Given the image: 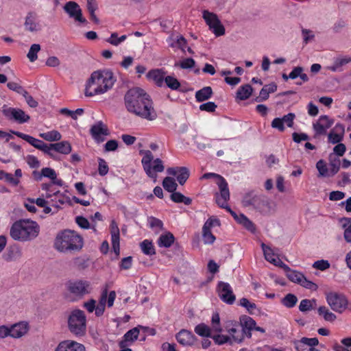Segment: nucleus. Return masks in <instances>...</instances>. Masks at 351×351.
I'll list each match as a JSON object with an SVG mask.
<instances>
[{
    "instance_id": "nucleus-15",
    "label": "nucleus",
    "mask_w": 351,
    "mask_h": 351,
    "mask_svg": "<svg viewBox=\"0 0 351 351\" xmlns=\"http://www.w3.org/2000/svg\"><path fill=\"white\" fill-rule=\"evenodd\" d=\"M334 123V120L330 119L327 115H322L318 120L313 124V128L315 131V136L324 135L326 131Z\"/></svg>"
},
{
    "instance_id": "nucleus-30",
    "label": "nucleus",
    "mask_w": 351,
    "mask_h": 351,
    "mask_svg": "<svg viewBox=\"0 0 351 351\" xmlns=\"http://www.w3.org/2000/svg\"><path fill=\"white\" fill-rule=\"evenodd\" d=\"M212 95L213 90L211 87L205 86L196 92L195 98L197 101L202 102L210 98Z\"/></svg>"
},
{
    "instance_id": "nucleus-24",
    "label": "nucleus",
    "mask_w": 351,
    "mask_h": 351,
    "mask_svg": "<svg viewBox=\"0 0 351 351\" xmlns=\"http://www.w3.org/2000/svg\"><path fill=\"white\" fill-rule=\"evenodd\" d=\"M178 342L182 346H191L194 343L195 336L189 330L182 329L176 336Z\"/></svg>"
},
{
    "instance_id": "nucleus-38",
    "label": "nucleus",
    "mask_w": 351,
    "mask_h": 351,
    "mask_svg": "<svg viewBox=\"0 0 351 351\" xmlns=\"http://www.w3.org/2000/svg\"><path fill=\"white\" fill-rule=\"evenodd\" d=\"M238 223L251 232H254L256 231L255 225L243 214H239Z\"/></svg>"
},
{
    "instance_id": "nucleus-42",
    "label": "nucleus",
    "mask_w": 351,
    "mask_h": 351,
    "mask_svg": "<svg viewBox=\"0 0 351 351\" xmlns=\"http://www.w3.org/2000/svg\"><path fill=\"white\" fill-rule=\"evenodd\" d=\"M127 38L126 35H122L121 36H119L117 32H113L111 34L110 36L108 38L106 41L113 46H118L121 43L125 40Z\"/></svg>"
},
{
    "instance_id": "nucleus-62",
    "label": "nucleus",
    "mask_w": 351,
    "mask_h": 351,
    "mask_svg": "<svg viewBox=\"0 0 351 351\" xmlns=\"http://www.w3.org/2000/svg\"><path fill=\"white\" fill-rule=\"evenodd\" d=\"M195 62L193 58H189L180 62L179 66L184 69H191L195 66Z\"/></svg>"
},
{
    "instance_id": "nucleus-43",
    "label": "nucleus",
    "mask_w": 351,
    "mask_h": 351,
    "mask_svg": "<svg viewBox=\"0 0 351 351\" xmlns=\"http://www.w3.org/2000/svg\"><path fill=\"white\" fill-rule=\"evenodd\" d=\"M298 302L297 297L292 293L287 294L281 300V303L287 308H293Z\"/></svg>"
},
{
    "instance_id": "nucleus-52",
    "label": "nucleus",
    "mask_w": 351,
    "mask_h": 351,
    "mask_svg": "<svg viewBox=\"0 0 351 351\" xmlns=\"http://www.w3.org/2000/svg\"><path fill=\"white\" fill-rule=\"evenodd\" d=\"M211 338L218 345H223L226 343H229L231 345V339L228 335H214Z\"/></svg>"
},
{
    "instance_id": "nucleus-46",
    "label": "nucleus",
    "mask_w": 351,
    "mask_h": 351,
    "mask_svg": "<svg viewBox=\"0 0 351 351\" xmlns=\"http://www.w3.org/2000/svg\"><path fill=\"white\" fill-rule=\"evenodd\" d=\"M239 304L245 308L250 314L254 313L255 311L257 309L256 304L250 302L249 300L245 298H243L240 300Z\"/></svg>"
},
{
    "instance_id": "nucleus-23",
    "label": "nucleus",
    "mask_w": 351,
    "mask_h": 351,
    "mask_svg": "<svg viewBox=\"0 0 351 351\" xmlns=\"http://www.w3.org/2000/svg\"><path fill=\"white\" fill-rule=\"evenodd\" d=\"M264 256L265 259L274 264V265L282 267L285 266V265L281 261V260L273 252L272 250L266 245L265 243H262L261 245Z\"/></svg>"
},
{
    "instance_id": "nucleus-50",
    "label": "nucleus",
    "mask_w": 351,
    "mask_h": 351,
    "mask_svg": "<svg viewBox=\"0 0 351 351\" xmlns=\"http://www.w3.org/2000/svg\"><path fill=\"white\" fill-rule=\"evenodd\" d=\"M75 222L77 223V224L81 227L82 228H84V229H88L90 228V223L89 221H88V219L84 217H82V216H78L75 218ZM91 228L95 232L96 231V228H95V226L93 225L91 226Z\"/></svg>"
},
{
    "instance_id": "nucleus-54",
    "label": "nucleus",
    "mask_w": 351,
    "mask_h": 351,
    "mask_svg": "<svg viewBox=\"0 0 351 351\" xmlns=\"http://www.w3.org/2000/svg\"><path fill=\"white\" fill-rule=\"evenodd\" d=\"M328 141L332 144L339 143L343 137V135L335 132L331 130L328 134Z\"/></svg>"
},
{
    "instance_id": "nucleus-61",
    "label": "nucleus",
    "mask_w": 351,
    "mask_h": 351,
    "mask_svg": "<svg viewBox=\"0 0 351 351\" xmlns=\"http://www.w3.org/2000/svg\"><path fill=\"white\" fill-rule=\"evenodd\" d=\"M217 108V105L213 101H208L205 104H202L199 106V109L202 111H206L208 112H213Z\"/></svg>"
},
{
    "instance_id": "nucleus-29",
    "label": "nucleus",
    "mask_w": 351,
    "mask_h": 351,
    "mask_svg": "<svg viewBox=\"0 0 351 351\" xmlns=\"http://www.w3.org/2000/svg\"><path fill=\"white\" fill-rule=\"evenodd\" d=\"M51 147L53 148L54 152L62 154H69L72 150L71 145L68 141L52 143Z\"/></svg>"
},
{
    "instance_id": "nucleus-60",
    "label": "nucleus",
    "mask_w": 351,
    "mask_h": 351,
    "mask_svg": "<svg viewBox=\"0 0 351 351\" xmlns=\"http://www.w3.org/2000/svg\"><path fill=\"white\" fill-rule=\"evenodd\" d=\"M45 197L47 198H51L53 197H60L58 199V202L60 204H63L64 203V196L62 193H60V191H55L53 189V192H46Z\"/></svg>"
},
{
    "instance_id": "nucleus-17",
    "label": "nucleus",
    "mask_w": 351,
    "mask_h": 351,
    "mask_svg": "<svg viewBox=\"0 0 351 351\" xmlns=\"http://www.w3.org/2000/svg\"><path fill=\"white\" fill-rule=\"evenodd\" d=\"M90 132L93 138L98 143L104 141V138L102 136H108L109 134L107 126L102 121H99L93 125L90 130Z\"/></svg>"
},
{
    "instance_id": "nucleus-2",
    "label": "nucleus",
    "mask_w": 351,
    "mask_h": 351,
    "mask_svg": "<svg viewBox=\"0 0 351 351\" xmlns=\"http://www.w3.org/2000/svg\"><path fill=\"white\" fill-rule=\"evenodd\" d=\"M115 82L111 71H94L88 80L85 88V95L92 97L103 94L112 88Z\"/></svg>"
},
{
    "instance_id": "nucleus-55",
    "label": "nucleus",
    "mask_w": 351,
    "mask_h": 351,
    "mask_svg": "<svg viewBox=\"0 0 351 351\" xmlns=\"http://www.w3.org/2000/svg\"><path fill=\"white\" fill-rule=\"evenodd\" d=\"M220 226V221L219 219L214 218V217H210L208 218L206 221L204 223L203 226V229H209L211 230V228L214 226Z\"/></svg>"
},
{
    "instance_id": "nucleus-21",
    "label": "nucleus",
    "mask_w": 351,
    "mask_h": 351,
    "mask_svg": "<svg viewBox=\"0 0 351 351\" xmlns=\"http://www.w3.org/2000/svg\"><path fill=\"white\" fill-rule=\"evenodd\" d=\"M29 330L28 324L25 322H21L10 326L11 337L19 339L24 336Z\"/></svg>"
},
{
    "instance_id": "nucleus-8",
    "label": "nucleus",
    "mask_w": 351,
    "mask_h": 351,
    "mask_svg": "<svg viewBox=\"0 0 351 351\" xmlns=\"http://www.w3.org/2000/svg\"><path fill=\"white\" fill-rule=\"evenodd\" d=\"M226 330L231 339V345L242 342L247 335V329L243 324L233 321L226 323Z\"/></svg>"
},
{
    "instance_id": "nucleus-16",
    "label": "nucleus",
    "mask_w": 351,
    "mask_h": 351,
    "mask_svg": "<svg viewBox=\"0 0 351 351\" xmlns=\"http://www.w3.org/2000/svg\"><path fill=\"white\" fill-rule=\"evenodd\" d=\"M3 114L9 119H13L19 123L27 122L30 117L19 108H8L3 110Z\"/></svg>"
},
{
    "instance_id": "nucleus-6",
    "label": "nucleus",
    "mask_w": 351,
    "mask_h": 351,
    "mask_svg": "<svg viewBox=\"0 0 351 351\" xmlns=\"http://www.w3.org/2000/svg\"><path fill=\"white\" fill-rule=\"evenodd\" d=\"M242 203L244 206H252L253 208L263 215H267L271 210V203L267 197L256 195L252 192L247 193L244 196Z\"/></svg>"
},
{
    "instance_id": "nucleus-18",
    "label": "nucleus",
    "mask_w": 351,
    "mask_h": 351,
    "mask_svg": "<svg viewBox=\"0 0 351 351\" xmlns=\"http://www.w3.org/2000/svg\"><path fill=\"white\" fill-rule=\"evenodd\" d=\"M139 328L147 330V328L138 326L130 330H128L123 336V339L119 343V346L121 348H125L133 343L138 339L139 335Z\"/></svg>"
},
{
    "instance_id": "nucleus-3",
    "label": "nucleus",
    "mask_w": 351,
    "mask_h": 351,
    "mask_svg": "<svg viewBox=\"0 0 351 351\" xmlns=\"http://www.w3.org/2000/svg\"><path fill=\"white\" fill-rule=\"evenodd\" d=\"M83 244L82 237L76 232L64 230L56 234L53 247L59 252L73 253L80 251Z\"/></svg>"
},
{
    "instance_id": "nucleus-5",
    "label": "nucleus",
    "mask_w": 351,
    "mask_h": 351,
    "mask_svg": "<svg viewBox=\"0 0 351 351\" xmlns=\"http://www.w3.org/2000/svg\"><path fill=\"white\" fill-rule=\"evenodd\" d=\"M86 316L80 309L73 310L68 316V329L77 337H84L86 333Z\"/></svg>"
},
{
    "instance_id": "nucleus-31",
    "label": "nucleus",
    "mask_w": 351,
    "mask_h": 351,
    "mask_svg": "<svg viewBox=\"0 0 351 351\" xmlns=\"http://www.w3.org/2000/svg\"><path fill=\"white\" fill-rule=\"evenodd\" d=\"M108 291L104 289L101 295L99 304L97 305L96 316L99 317L104 313L106 304H107Z\"/></svg>"
},
{
    "instance_id": "nucleus-56",
    "label": "nucleus",
    "mask_w": 351,
    "mask_h": 351,
    "mask_svg": "<svg viewBox=\"0 0 351 351\" xmlns=\"http://www.w3.org/2000/svg\"><path fill=\"white\" fill-rule=\"evenodd\" d=\"M330 263L328 261L326 260H319L315 261L313 265V267L321 270L324 271L330 267Z\"/></svg>"
},
{
    "instance_id": "nucleus-10",
    "label": "nucleus",
    "mask_w": 351,
    "mask_h": 351,
    "mask_svg": "<svg viewBox=\"0 0 351 351\" xmlns=\"http://www.w3.org/2000/svg\"><path fill=\"white\" fill-rule=\"evenodd\" d=\"M220 193L216 194V202L217 204L223 208L226 209L238 222L239 218V214L237 215L235 212L231 210L228 206L227 202L230 199V192L228 187V183L226 180H222L221 183L219 184Z\"/></svg>"
},
{
    "instance_id": "nucleus-32",
    "label": "nucleus",
    "mask_w": 351,
    "mask_h": 351,
    "mask_svg": "<svg viewBox=\"0 0 351 351\" xmlns=\"http://www.w3.org/2000/svg\"><path fill=\"white\" fill-rule=\"evenodd\" d=\"M342 228L344 229L343 238L348 243H351V218L343 217L341 219Z\"/></svg>"
},
{
    "instance_id": "nucleus-57",
    "label": "nucleus",
    "mask_w": 351,
    "mask_h": 351,
    "mask_svg": "<svg viewBox=\"0 0 351 351\" xmlns=\"http://www.w3.org/2000/svg\"><path fill=\"white\" fill-rule=\"evenodd\" d=\"M256 326L255 321L252 319L251 317H247L246 320L245 321V324L243 325L244 328L247 329V335L246 336L247 337H251V332L250 330L254 329V328Z\"/></svg>"
},
{
    "instance_id": "nucleus-64",
    "label": "nucleus",
    "mask_w": 351,
    "mask_h": 351,
    "mask_svg": "<svg viewBox=\"0 0 351 351\" xmlns=\"http://www.w3.org/2000/svg\"><path fill=\"white\" fill-rule=\"evenodd\" d=\"M83 306L87 310L88 313H93L94 311L96 312V301L93 299H90L88 301L84 302Z\"/></svg>"
},
{
    "instance_id": "nucleus-27",
    "label": "nucleus",
    "mask_w": 351,
    "mask_h": 351,
    "mask_svg": "<svg viewBox=\"0 0 351 351\" xmlns=\"http://www.w3.org/2000/svg\"><path fill=\"white\" fill-rule=\"evenodd\" d=\"M175 237L173 234L169 232H167L163 234H161L158 239V245L161 247H169L174 243Z\"/></svg>"
},
{
    "instance_id": "nucleus-47",
    "label": "nucleus",
    "mask_w": 351,
    "mask_h": 351,
    "mask_svg": "<svg viewBox=\"0 0 351 351\" xmlns=\"http://www.w3.org/2000/svg\"><path fill=\"white\" fill-rule=\"evenodd\" d=\"M316 167L319 171V176L328 177L331 176L330 170L327 168L324 160H320L316 164Z\"/></svg>"
},
{
    "instance_id": "nucleus-12",
    "label": "nucleus",
    "mask_w": 351,
    "mask_h": 351,
    "mask_svg": "<svg viewBox=\"0 0 351 351\" xmlns=\"http://www.w3.org/2000/svg\"><path fill=\"white\" fill-rule=\"evenodd\" d=\"M217 292L219 298L228 304H232L236 297L229 283L220 281L217 286Z\"/></svg>"
},
{
    "instance_id": "nucleus-44",
    "label": "nucleus",
    "mask_w": 351,
    "mask_h": 351,
    "mask_svg": "<svg viewBox=\"0 0 351 351\" xmlns=\"http://www.w3.org/2000/svg\"><path fill=\"white\" fill-rule=\"evenodd\" d=\"M195 332L202 337H211L210 329L204 324H199L195 328Z\"/></svg>"
},
{
    "instance_id": "nucleus-26",
    "label": "nucleus",
    "mask_w": 351,
    "mask_h": 351,
    "mask_svg": "<svg viewBox=\"0 0 351 351\" xmlns=\"http://www.w3.org/2000/svg\"><path fill=\"white\" fill-rule=\"evenodd\" d=\"M11 132L12 134H15L16 136H17L18 137L25 140V141H27V143H29L30 145H32V146H34L35 148H36L38 149V148H40V146H41L42 143H43V141H42L39 139H37L36 138H34L32 136L23 134L20 132L11 131Z\"/></svg>"
},
{
    "instance_id": "nucleus-11",
    "label": "nucleus",
    "mask_w": 351,
    "mask_h": 351,
    "mask_svg": "<svg viewBox=\"0 0 351 351\" xmlns=\"http://www.w3.org/2000/svg\"><path fill=\"white\" fill-rule=\"evenodd\" d=\"M326 300L330 308L335 312L341 313L349 308L348 301L342 294L329 293L326 295Z\"/></svg>"
},
{
    "instance_id": "nucleus-63",
    "label": "nucleus",
    "mask_w": 351,
    "mask_h": 351,
    "mask_svg": "<svg viewBox=\"0 0 351 351\" xmlns=\"http://www.w3.org/2000/svg\"><path fill=\"white\" fill-rule=\"evenodd\" d=\"M26 162L32 168H38L40 167V162L34 156L29 155L26 158Z\"/></svg>"
},
{
    "instance_id": "nucleus-36",
    "label": "nucleus",
    "mask_w": 351,
    "mask_h": 351,
    "mask_svg": "<svg viewBox=\"0 0 351 351\" xmlns=\"http://www.w3.org/2000/svg\"><path fill=\"white\" fill-rule=\"evenodd\" d=\"M140 247L145 255L152 256L156 254V250L152 242L147 239L144 240L140 243Z\"/></svg>"
},
{
    "instance_id": "nucleus-9",
    "label": "nucleus",
    "mask_w": 351,
    "mask_h": 351,
    "mask_svg": "<svg viewBox=\"0 0 351 351\" xmlns=\"http://www.w3.org/2000/svg\"><path fill=\"white\" fill-rule=\"evenodd\" d=\"M202 17L216 36H221L225 34V27L216 14L205 10L202 12Z\"/></svg>"
},
{
    "instance_id": "nucleus-51",
    "label": "nucleus",
    "mask_w": 351,
    "mask_h": 351,
    "mask_svg": "<svg viewBox=\"0 0 351 351\" xmlns=\"http://www.w3.org/2000/svg\"><path fill=\"white\" fill-rule=\"evenodd\" d=\"M165 82L167 86L172 90H178L180 86V83L178 80L172 76L165 77Z\"/></svg>"
},
{
    "instance_id": "nucleus-58",
    "label": "nucleus",
    "mask_w": 351,
    "mask_h": 351,
    "mask_svg": "<svg viewBox=\"0 0 351 351\" xmlns=\"http://www.w3.org/2000/svg\"><path fill=\"white\" fill-rule=\"evenodd\" d=\"M108 169L109 168L106 162L102 158H99V174L101 176H106L108 172Z\"/></svg>"
},
{
    "instance_id": "nucleus-33",
    "label": "nucleus",
    "mask_w": 351,
    "mask_h": 351,
    "mask_svg": "<svg viewBox=\"0 0 351 351\" xmlns=\"http://www.w3.org/2000/svg\"><path fill=\"white\" fill-rule=\"evenodd\" d=\"M351 62L350 57H345L343 58H337L332 65L328 66V69L332 72L341 71V66L343 65L348 64Z\"/></svg>"
},
{
    "instance_id": "nucleus-28",
    "label": "nucleus",
    "mask_w": 351,
    "mask_h": 351,
    "mask_svg": "<svg viewBox=\"0 0 351 351\" xmlns=\"http://www.w3.org/2000/svg\"><path fill=\"white\" fill-rule=\"evenodd\" d=\"M33 173L37 180H40L43 177L50 178L51 180H55L57 178L55 170L49 167L43 168L40 173L36 171H34Z\"/></svg>"
},
{
    "instance_id": "nucleus-25",
    "label": "nucleus",
    "mask_w": 351,
    "mask_h": 351,
    "mask_svg": "<svg viewBox=\"0 0 351 351\" xmlns=\"http://www.w3.org/2000/svg\"><path fill=\"white\" fill-rule=\"evenodd\" d=\"M165 72L160 69H154L147 74L148 79L153 80L158 86H162L165 80Z\"/></svg>"
},
{
    "instance_id": "nucleus-34",
    "label": "nucleus",
    "mask_w": 351,
    "mask_h": 351,
    "mask_svg": "<svg viewBox=\"0 0 351 351\" xmlns=\"http://www.w3.org/2000/svg\"><path fill=\"white\" fill-rule=\"evenodd\" d=\"M252 93V88L250 84L241 86L237 92V97L240 100H245L250 97Z\"/></svg>"
},
{
    "instance_id": "nucleus-40",
    "label": "nucleus",
    "mask_w": 351,
    "mask_h": 351,
    "mask_svg": "<svg viewBox=\"0 0 351 351\" xmlns=\"http://www.w3.org/2000/svg\"><path fill=\"white\" fill-rule=\"evenodd\" d=\"M162 186L164 189L170 193H173L176 191L178 184L174 178L171 177H166L162 181Z\"/></svg>"
},
{
    "instance_id": "nucleus-1",
    "label": "nucleus",
    "mask_w": 351,
    "mask_h": 351,
    "mask_svg": "<svg viewBox=\"0 0 351 351\" xmlns=\"http://www.w3.org/2000/svg\"><path fill=\"white\" fill-rule=\"evenodd\" d=\"M125 104L130 112L141 118L153 121L157 117L149 95L141 88L130 89L125 95Z\"/></svg>"
},
{
    "instance_id": "nucleus-53",
    "label": "nucleus",
    "mask_w": 351,
    "mask_h": 351,
    "mask_svg": "<svg viewBox=\"0 0 351 351\" xmlns=\"http://www.w3.org/2000/svg\"><path fill=\"white\" fill-rule=\"evenodd\" d=\"M212 326L214 331L220 332H221L222 329L220 326V317L219 315L217 313H215L213 314L212 316Z\"/></svg>"
},
{
    "instance_id": "nucleus-22",
    "label": "nucleus",
    "mask_w": 351,
    "mask_h": 351,
    "mask_svg": "<svg viewBox=\"0 0 351 351\" xmlns=\"http://www.w3.org/2000/svg\"><path fill=\"white\" fill-rule=\"evenodd\" d=\"M25 30L30 32H37L41 29V25L37 21V16L34 13H28L24 23Z\"/></svg>"
},
{
    "instance_id": "nucleus-37",
    "label": "nucleus",
    "mask_w": 351,
    "mask_h": 351,
    "mask_svg": "<svg viewBox=\"0 0 351 351\" xmlns=\"http://www.w3.org/2000/svg\"><path fill=\"white\" fill-rule=\"evenodd\" d=\"M171 199L176 203H184L185 205H190L192 199L182 195L181 193L176 192L171 193Z\"/></svg>"
},
{
    "instance_id": "nucleus-7",
    "label": "nucleus",
    "mask_w": 351,
    "mask_h": 351,
    "mask_svg": "<svg viewBox=\"0 0 351 351\" xmlns=\"http://www.w3.org/2000/svg\"><path fill=\"white\" fill-rule=\"evenodd\" d=\"M143 153L144 156L141 160L143 169L146 174L156 182V173L162 172L165 169L163 162L160 158L154 160V155L149 150H146Z\"/></svg>"
},
{
    "instance_id": "nucleus-48",
    "label": "nucleus",
    "mask_w": 351,
    "mask_h": 351,
    "mask_svg": "<svg viewBox=\"0 0 351 351\" xmlns=\"http://www.w3.org/2000/svg\"><path fill=\"white\" fill-rule=\"evenodd\" d=\"M287 277L291 281L300 285L304 276L299 271L289 270V273L287 274Z\"/></svg>"
},
{
    "instance_id": "nucleus-19",
    "label": "nucleus",
    "mask_w": 351,
    "mask_h": 351,
    "mask_svg": "<svg viewBox=\"0 0 351 351\" xmlns=\"http://www.w3.org/2000/svg\"><path fill=\"white\" fill-rule=\"evenodd\" d=\"M55 351H85L84 345L72 340L61 341Z\"/></svg>"
},
{
    "instance_id": "nucleus-13",
    "label": "nucleus",
    "mask_w": 351,
    "mask_h": 351,
    "mask_svg": "<svg viewBox=\"0 0 351 351\" xmlns=\"http://www.w3.org/2000/svg\"><path fill=\"white\" fill-rule=\"evenodd\" d=\"M63 9L69 17L75 21L81 23H86V19L82 15V10L76 2L72 1L66 2Z\"/></svg>"
},
{
    "instance_id": "nucleus-20",
    "label": "nucleus",
    "mask_w": 351,
    "mask_h": 351,
    "mask_svg": "<svg viewBox=\"0 0 351 351\" xmlns=\"http://www.w3.org/2000/svg\"><path fill=\"white\" fill-rule=\"evenodd\" d=\"M167 173L171 176H176L178 182L183 185L189 177V171L186 167H170L167 170Z\"/></svg>"
},
{
    "instance_id": "nucleus-45",
    "label": "nucleus",
    "mask_w": 351,
    "mask_h": 351,
    "mask_svg": "<svg viewBox=\"0 0 351 351\" xmlns=\"http://www.w3.org/2000/svg\"><path fill=\"white\" fill-rule=\"evenodd\" d=\"M40 50V45L39 44H33L31 45L30 49L27 54V57L32 62L36 61L38 58L37 53Z\"/></svg>"
},
{
    "instance_id": "nucleus-59",
    "label": "nucleus",
    "mask_w": 351,
    "mask_h": 351,
    "mask_svg": "<svg viewBox=\"0 0 351 351\" xmlns=\"http://www.w3.org/2000/svg\"><path fill=\"white\" fill-rule=\"evenodd\" d=\"M330 172L331 176L335 175L339 170L340 168V160L339 159L330 160Z\"/></svg>"
},
{
    "instance_id": "nucleus-41",
    "label": "nucleus",
    "mask_w": 351,
    "mask_h": 351,
    "mask_svg": "<svg viewBox=\"0 0 351 351\" xmlns=\"http://www.w3.org/2000/svg\"><path fill=\"white\" fill-rule=\"evenodd\" d=\"M316 306V300L304 299L300 302L299 309L302 312H306L314 308Z\"/></svg>"
},
{
    "instance_id": "nucleus-14",
    "label": "nucleus",
    "mask_w": 351,
    "mask_h": 351,
    "mask_svg": "<svg viewBox=\"0 0 351 351\" xmlns=\"http://www.w3.org/2000/svg\"><path fill=\"white\" fill-rule=\"evenodd\" d=\"M68 290L77 296H83L91 291V287L89 282L86 280H76L69 282L67 285Z\"/></svg>"
},
{
    "instance_id": "nucleus-49",
    "label": "nucleus",
    "mask_w": 351,
    "mask_h": 351,
    "mask_svg": "<svg viewBox=\"0 0 351 351\" xmlns=\"http://www.w3.org/2000/svg\"><path fill=\"white\" fill-rule=\"evenodd\" d=\"M202 238L205 244H213L216 238L209 229L202 228Z\"/></svg>"
},
{
    "instance_id": "nucleus-39",
    "label": "nucleus",
    "mask_w": 351,
    "mask_h": 351,
    "mask_svg": "<svg viewBox=\"0 0 351 351\" xmlns=\"http://www.w3.org/2000/svg\"><path fill=\"white\" fill-rule=\"evenodd\" d=\"M39 136L47 141H58L61 139L62 136L57 130H51L45 133H40Z\"/></svg>"
},
{
    "instance_id": "nucleus-4",
    "label": "nucleus",
    "mask_w": 351,
    "mask_h": 351,
    "mask_svg": "<svg viewBox=\"0 0 351 351\" xmlns=\"http://www.w3.org/2000/svg\"><path fill=\"white\" fill-rule=\"evenodd\" d=\"M40 232L38 224L31 220H19L10 228L11 237L19 241H28L36 238Z\"/></svg>"
},
{
    "instance_id": "nucleus-35",
    "label": "nucleus",
    "mask_w": 351,
    "mask_h": 351,
    "mask_svg": "<svg viewBox=\"0 0 351 351\" xmlns=\"http://www.w3.org/2000/svg\"><path fill=\"white\" fill-rule=\"evenodd\" d=\"M317 311L318 314L320 316L323 317V318L326 322H332L337 318L336 315L333 313H332L326 306H320L318 308Z\"/></svg>"
}]
</instances>
